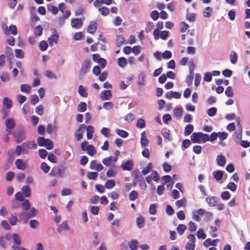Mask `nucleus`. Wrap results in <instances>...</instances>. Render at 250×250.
<instances>
[{
    "label": "nucleus",
    "mask_w": 250,
    "mask_h": 250,
    "mask_svg": "<svg viewBox=\"0 0 250 250\" xmlns=\"http://www.w3.org/2000/svg\"><path fill=\"white\" fill-rule=\"evenodd\" d=\"M37 143L39 146H44L48 150L52 149L54 146L53 142L51 140L45 139L42 137L38 138Z\"/></svg>",
    "instance_id": "nucleus-1"
},
{
    "label": "nucleus",
    "mask_w": 250,
    "mask_h": 250,
    "mask_svg": "<svg viewBox=\"0 0 250 250\" xmlns=\"http://www.w3.org/2000/svg\"><path fill=\"white\" fill-rule=\"evenodd\" d=\"M22 153L28 154L31 149H36L37 145L34 141H27L22 144Z\"/></svg>",
    "instance_id": "nucleus-2"
},
{
    "label": "nucleus",
    "mask_w": 250,
    "mask_h": 250,
    "mask_svg": "<svg viewBox=\"0 0 250 250\" xmlns=\"http://www.w3.org/2000/svg\"><path fill=\"white\" fill-rule=\"evenodd\" d=\"M189 241L187 242L185 246V249L186 250H195V237L192 234H189L187 237Z\"/></svg>",
    "instance_id": "nucleus-3"
},
{
    "label": "nucleus",
    "mask_w": 250,
    "mask_h": 250,
    "mask_svg": "<svg viewBox=\"0 0 250 250\" xmlns=\"http://www.w3.org/2000/svg\"><path fill=\"white\" fill-rule=\"evenodd\" d=\"M91 66V62L89 60L84 61L82 64V67L80 70L79 77L82 79L87 72Z\"/></svg>",
    "instance_id": "nucleus-4"
},
{
    "label": "nucleus",
    "mask_w": 250,
    "mask_h": 250,
    "mask_svg": "<svg viewBox=\"0 0 250 250\" xmlns=\"http://www.w3.org/2000/svg\"><path fill=\"white\" fill-rule=\"evenodd\" d=\"M85 128L86 125L84 124H82L75 132V137L77 141H80L83 138V133L84 132Z\"/></svg>",
    "instance_id": "nucleus-5"
},
{
    "label": "nucleus",
    "mask_w": 250,
    "mask_h": 250,
    "mask_svg": "<svg viewBox=\"0 0 250 250\" xmlns=\"http://www.w3.org/2000/svg\"><path fill=\"white\" fill-rule=\"evenodd\" d=\"M59 36L57 31L53 29L52 31V36L48 39V42L50 46H53L54 43L56 44L58 42Z\"/></svg>",
    "instance_id": "nucleus-6"
},
{
    "label": "nucleus",
    "mask_w": 250,
    "mask_h": 250,
    "mask_svg": "<svg viewBox=\"0 0 250 250\" xmlns=\"http://www.w3.org/2000/svg\"><path fill=\"white\" fill-rule=\"evenodd\" d=\"M7 28V27L5 24L2 25V28L4 30V33L5 34L8 35L9 34V32H10L13 35H16L17 34V29L15 25H10L8 30Z\"/></svg>",
    "instance_id": "nucleus-7"
},
{
    "label": "nucleus",
    "mask_w": 250,
    "mask_h": 250,
    "mask_svg": "<svg viewBox=\"0 0 250 250\" xmlns=\"http://www.w3.org/2000/svg\"><path fill=\"white\" fill-rule=\"evenodd\" d=\"M145 79V73L143 71L141 72L138 76L137 84L139 85L145 86L146 83Z\"/></svg>",
    "instance_id": "nucleus-8"
},
{
    "label": "nucleus",
    "mask_w": 250,
    "mask_h": 250,
    "mask_svg": "<svg viewBox=\"0 0 250 250\" xmlns=\"http://www.w3.org/2000/svg\"><path fill=\"white\" fill-rule=\"evenodd\" d=\"M90 168L98 171H100L103 170L104 167L102 164L97 163L96 161L93 160L90 163Z\"/></svg>",
    "instance_id": "nucleus-9"
},
{
    "label": "nucleus",
    "mask_w": 250,
    "mask_h": 250,
    "mask_svg": "<svg viewBox=\"0 0 250 250\" xmlns=\"http://www.w3.org/2000/svg\"><path fill=\"white\" fill-rule=\"evenodd\" d=\"M192 142L194 143H202L201 132H194L190 136Z\"/></svg>",
    "instance_id": "nucleus-10"
},
{
    "label": "nucleus",
    "mask_w": 250,
    "mask_h": 250,
    "mask_svg": "<svg viewBox=\"0 0 250 250\" xmlns=\"http://www.w3.org/2000/svg\"><path fill=\"white\" fill-rule=\"evenodd\" d=\"M218 200L217 198L214 196H211L206 198V202L209 207H212L217 205Z\"/></svg>",
    "instance_id": "nucleus-11"
},
{
    "label": "nucleus",
    "mask_w": 250,
    "mask_h": 250,
    "mask_svg": "<svg viewBox=\"0 0 250 250\" xmlns=\"http://www.w3.org/2000/svg\"><path fill=\"white\" fill-rule=\"evenodd\" d=\"M181 96V93L172 91L167 92L165 94V97L168 99H170L172 98L180 99Z\"/></svg>",
    "instance_id": "nucleus-12"
},
{
    "label": "nucleus",
    "mask_w": 250,
    "mask_h": 250,
    "mask_svg": "<svg viewBox=\"0 0 250 250\" xmlns=\"http://www.w3.org/2000/svg\"><path fill=\"white\" fill-rule=\"evenodd\" d=\"M15 165L18 169L21 170H25L27 167L26 163L21 159L16 160Z\"/></svg>",
    "instance_id": "nucleus-13"
},
{
    "label": "nucleus",
    "mask_w": 250,
    "mask_h": 250,
    "mask_svg": "<svg viewBox=\"0 0 250 250\" xmlns=\"http://www.w3.org/2000/svg\"><path fill=\"white\" fill-rule=\"evenodd\" d=\"M71 25L74 28L79 29L83 25V21L79 19H74L71 21Z\"/></svg>",
    "instance_id": "nucleus-14"
},
{
    "label": "nucleus",
    "mask_w": 250,
    "mask_h": 250,
    "mask_svg": "<svg viewBox=\"0 0 250 250\" xmlns=\"http://www.w3.org/2000/svg\"><path fill=\"white\" fill-rule=\"evenodd\" d=\"M100 96L103 100H109L112 97V93L109 90H105L101 93Z\"/></svg>",
    "instance_id": "nucleus-15"
},
{
    "label": "nucleus",
    "mask_w": 250,
    "mask_h": 250,
    "mask_svg": "<svg viewBox=\"0 0 250 250\" xmlns=\"http://www.w3.org/2000/svg\"><path fill=\"white\" fill-rule=\"evenodd\" d=\"M69 229V227L66 221H63L60 225H59L57 228V231L59 233L63 231H67Z\"/></svg>",
    "instance_id": "nucleus-16"
},
{
    "label": "nucleus",
    "mask_w": 250,
    "mask_h": 250,
    "mask_svg": "<svg viewBox=\"0 0 250 250\" xmlns=\"http://www.w3.org/2000/svg\"><path fill=\"white\" fill-rule=\"evenodd\" d=\"M86 137L87 139L90 140L92 138L93 134L94 132L95 128L91 125L86 126Z\"/></svg>",
    "instance_id": "nucleus-17"
},
{
    "label": "nucleus",
    "mask_w": 250,
    "mask_h": 250,
    "mask_svg": "<svg viewBox=\"0 0 250 250\" xmlns=\"http://www.w3.org/2000/svg\"><path fill=\"white\" fill-rule=\"evenodd\" d=\"M216 162L218 166L220 167H224L226 163V160L225 156L222 155H218L216 158Z\"/></svg>",
    "instance_id": "nucleus-18"
},
{
    "label": "nucleus",
    "mask_w": 250,
    "mask_h": 250,
    "mask_svg": "<svg viewBox=\"0 0 250 250\" xmlns=\"http://www.w3.org/2000/svg\"><path fill=\"white\" fill-rule=\"evenodd\" d=\"M12 239H13L14 245L19 246L21 244V240L20 235L14 233L12 234Z\"/></svg>",
    "instance_id": "nucleus-19"
},
{
    "label": "nucleus",
    "mask_w": 250,
    "mask_h": 250,
    "mask_svg": "<svg viewBox=\"0 0 250 250\" xmlns=\"http://www.w3.org/2000/svg\"><path fill=\"white\" fill-rule=\"evenodd\" d=\"M148 144V140L147 139L146 133L143 131L141 133V144L142 147H146Z\"/></svg>",
    "instance_id": "nucleus-20"
},
{
    "label": "nucleus",
    "mask_w": 250,
    "mask_h": 250,
    "mask_svg": "<svg viewBox=\"0 0 250 250\" xmlns=\"http://www.w3.org/2000/svg\"><path fill=\"white\" fill-rule=\"evenodd\" d=\"M116 166L114 165L112 166V167H110L108 170L106 172V176L108 177H113L116 175Z\"/></svg>",
    "instance_id": "nucleus-21"
},
{
    "label": "nucleus",
    "mask_w": 250,
    "mask_h": 250,
    "mask_svg": "<svg viewBox=\"0 0 250 250\" xmlns=\"http://www.w3.org/2000/svg\"><path fill=\"white\" fill-rule=\"evenodd\" d=\"M132 162L128 160L122 164V167L125 170H130L132 168Z\"/></svg>",
    "instance_id": "nucleus-22"
},
{
    "label": "nucleus",
    "mask_w": 250,
    "mask_h": 250,
    "mask_svg": "<svg viewBox=\"0 0 250 250\" xmlns=\"http://www.w3.org/2000/svg\"><path fill=\"white\" fill-rule=\"evenodd\" d=\"M219 241V239H216L214 240H211L210 239H206L203 243V245L205 247H208L209 245L215 246L216 243Z\"/></svg>",
    "instance_id": "nucleus-23"
},
{
    "label": "nucleus",
    "mask_w": 250,
    "mask_h": 250,
    "mask_svg": "<svg viewBox=\"0 0 250 250\" xmlns=\"http://www.w3.org/2000/svg\"><path fill=\"white\" fill-rule=\"evenodd\" d=\"M5 124L6 127L8 129L13 128L16 125L14 119L12 118H9L6 120Z\"/></svg>",
    "instance_id": "nucleus-24"
},
{
    "label": "nucleus",
    "mask_w": 250,
    "mask_h": 250,
    "mask_svg": "<svg viewBox=\"0 0 250 250\" xmlns=\"http://www.w3.org/2000/svg\"><path fill=\"white\" fill-rule=\"evenodd\" d=\"M97 29V23L94 21H92L89 24L87 31L88 33L92 34L94 33Z\"/></svg>",
    "instance_id": "nucleus-25"
},
{
    "label": "nucleus",
    "mask_w": 250,
    "mask_h": 250,
    "mask_svg": "<svg viewBox=\"0 0 250 250\" xmlns=\"http://www.w3.org/2000/svg\"><path fill=\"white\" fill-rule=\"evenodd\" d=\"M229 59L232 64H235L237 63L238 58L237 55L235 51H232L230 52L229 54Z\"/></svg>",
    "instance_id": "nucleus-26"
},
{
    "label": "nucleus",
    "mask_w": 250,
    "mask_h": 250,
    "mask_svg": "<svg viewBox=\"0 0 250 250\" xmlns=\"http://www.w3.org/2000/svg\"><path fill=\"white\" fill-rule=\"evenodd\" d=\"M212 174L214 179L217 181L221 180L223 176L224 172L221 170H216L213 172Z\"/></svg>",
    "instance_id": "nucleus-27"
},
{
    "label": "nucleus",
    "mask_w": 250,
    "mask_h": 250,
    "mask_svg": "<svg viewBox=\"0 0 250 250\" xmlns=\"http://www.w3.org/2000/svg\"><path fill=\"white\" fill-rule=\"evenodd\" d=\"M20 89L22 92L29 93L31 90V87L27 84H22L21 85Z\"/></svg>",
    "instance_id": "nucleus-28"
},
{
    "label": "nucleus",
    "mask_w": 250,
    "mask_h": 250,
    "mask_svg": "<svg viewBox=\"0 0 250 250\" xmlns=\"http://www.w3.org/2000/svg\"><path fill=\"white\" fill-rule=\"evenodd\" d=\"M128 245L131 250H137L138 247V241L136 240H132L128 243Z\"/></svg>",
    "instance_id": "nucleus-29"
},
{
    "label": "nucleus",
    "mask_w": 250,
    "mask_h": 250,
    "mask_svg": "<svg viewBox=\"0 0 250 250\" xmlns=\"http://www.w3.org/2000/svg\"><path fill=\"white\" fill-rule=\"evenodd\" d=\"M78 93L83 97H86L87 96L86 88L82 85L79 87Z\"/></svg>",
    "instance_id": "nucleus-30"
},
{
    "label": "nucleus",
    "mask_w": 250,
    "mask_h": 250,
    "mask_svg": "<svg viewBox=\"0 0 250 250\" xmlns=\"http://www.w3.org/2000/svg\"><path fill=\"white\" fill-rule=\"evenodd\" d=\"M16 138L17 143H20L25 139V134L23 131H20L16 136Z\"/></svg>",
    "instance_id": "nucleus-31"
},
{
    "label": "nucleus",
    "mask_w": 250,
    "mask_h": 250,
    "mask_svg": "<svg viewBox=\"0 0 250 250\" xmlns=\"http://www.w3.org/2000/svg\"><path fill=\"white\" fill-rule=\"evenodd\" d=\"M21 190L22 192V193L24 195V196L26 197H28L30 196V193H31V190L30 188L27 186H23L21 188Z\"/></svg>",
    "instance_id": "nucleus-32"
},
{
    "label": "nucleus",
    "mask_w": 250,
    "mask_h": 250,
    "mask_svg": "<svg viewBox=\"0 0 250 250\" xmlns=\"http://www.w3.org/2000/svg\"><path fill=\"white\" fill-rule=\"evenodd\" d=\"M193 130V126L188 124L185 127L184 134L186 136L189 135Z\"/></svg>",
    "instance_id": "nucleus-33"
},
{
    "label": "nucleus",
    "mask_w": 250,
    "mask_h": 250,
    "mask_svg": "<svg viewBox=\"0 0 250 250\" xmlns=\"http://www.w3.org/2000/svg\"><path fill=\"white\" fill-rule=\"evenodd\" d=\"M118 63L121 67H125L127 65V60L124 57L120 58L118 59Z\"/></svg>",
    "instance_id": "nucleus-34"
},
{
    "label": "nucleus",
    "mask_w": 250,
    "mask_h": 250,
    "mask_svg": "<svg viewBox=\"0 0 250 250\" xmlns=\"http://www.w3.org/2000/svg\"><path fill=\"white\" fill-rule=\"evenodd\" d=\"M187 229V227L185 225L180 224L177 228V231L180 235H182Z\"/></svg>",
    "instance_id": "nucleus-35"
},
{
    "label": "nucleus",
    "mask_w": 250,
    "mask_h": 250,
    "mask_svg": "<svg viewBox=\"0 0 250 250\" xmlns=\"http://www.w3.org/2000/svg\"><path fill=\"white\" fill-rule=\"evenodd\" d=\"M87 148L86 151L88 155L93 156L96 154V150L93 146L89 145Z\"/></svg>",
    "instance_id": "nucleus-36"
},
{
    "label": "nucleus",
    "mask_w": 250,
    "mask_h": 250,
    "mask_svg": "<svg viewBox=\"0 0 250 250\" xmlns=\"http://www.w3.org/2000/svg\"><path fill=\"white\" fill-rule=\"evenodd\" d=\"M115 185V182L113 180H108L105 184L104 187L107 189L112 188Z\"/></svg>",
    "instance_id": "nucleus-37"
},
{
    "label": "nucleus",
    "mask_w": 250,
    "mask_h": 250,
    "mask_svg": "<svg viewBox=\"0 0 250 250\" xmlns=\"http://www.w3.org/2000/svg\"><path fill=\"white\" fill-rule=\"evenodd\" d=\"M99 12L104 16H107L109 12V9L106 7H102L98 9Z\"/></svg>",
    "instance_id": "nucleus-38"
},
{
    "label": "nucleus",
    "mask_w": 250,
    "mask_h": 250,
    "mask_svg": "<svg viewBox=\"0 0 250 250\" xmlns=\"http://www.w3.org/2000/svg\"><path fill=\"white\" fill-rule=\"evenodd\" d=\"M42 28L41 25H38L35 27L34 31V33L35 36H40L42 35Z\"/></svg>",
    "instance_id": "nucleus-39"
},
{
    "label": "nucleus",
    "mask_w": 250,
    "mask_h": 250,
    "mask_svg": "<svg viewBox=\"0 0 250 250\" xmlns=\"http://www.w3.org/2000/svg\"><path fill=\"white\" fill-rule=\"evenodd\" d=\"M0 79L3 83H6L9 81L10 77L7 73L3 72L0 76Z\"/></svg>",
    "instance_id": "nucleus-40"
},
{
    "label": "nucleus",
    "mask_w": 250,
    "mask_h": 250,
    "mask_svg": "<svg viewBox=\"0 0 250 250\" xmlns=\"http://www.w3.org/2000/svg\"><path fill=\"white\" fill-rule=\"evenodd\" d=\"M112 162V157L110 156L109 157H107L104 158L103 161V164L105 166H109L111 164Z\"/></svg>",
    "instance_id": "nucleus-41"
},
{
    "label": "nucleus",
    "mask_w": 250,
    "mask_h": 250,
    "mask_svg": "<svg viewBox=\"0 0 250 250\" xmlns=\"http://www.w3.org/2000/svg\"><path fill=\"white\" fill-rule=\"evenodd\" d=\"M156 207L157 206L156 204H151L149 208V213L151 215L155 214L157 212Z\"/></svg>",
    "instance_id": "nucleus-42"
},
{
    "label": "nucleus",
    "mask_w": 250,
    "mask_h": 250,
    "mask_svg": "<svg viewBox=\"0 0 250 250\" xmlns=\"http://www.w3.org/2000/svg\"><path fill=\"white\" fill-rule=\"evenodd\" d=\"M86 104L84 102H81L78 106V111L79 112H84L86 109Z\"/></svg>",
    "instance_id": "nucleus-43"
},
{
    "label": "nucleus",
    "mask_w": 250,
    "mask_h": 250,
    "mask_svg": "<svg viewBox=\"0 0 250 250\" xmlns=\"http://www.w3.org/2000/svg\"><path fill=\"white\" fill-rule=\"evenodd\" d=\"M225 93L228 97H232L233 96V89L231 86H228L226 89Z\"/></svg>",
    "instance_id": "nucleus-44"
},
{
    "label": "nucleus",
    "mask_w": 250,
    "mask_h": 250,
    "mask_svg": "<svg viewBox=\"0 0 250 250\" xmlns=\"http://www.w3.org/2000/svg\"><path fill=\"white\" fill-rule=\"evenodd\" d=\"M144 219L142 216H140L137 218V226L139 228H142L144 226Z\"/></svg>",
    "instance_id": "nucleus-45"
},
{
    "label": "nucleus",
    "mask_w": 250,
    "mask_h": 250,
    "mask_svg": "<svg viewBox=\"0 0 250 250\" xmlns=\"http://www.w3.org/2000/svg\"><path fill=\"white\" fill-rule=\"evenodd\" d=\"M201 75L199 73H196L195 75L194 78V84L196 86H198L199 85L201 81Z\"/></svg>",
    "instance_id": "nucleus-46"
},
{
    "label": "nucleus",
    "mask_w": 250,
    "mask_h": 250,
    "mask_svg": "<svg viewBox=\"0 0 250 250\" xmlns=\"http://www.w3.org/2000/svg\"><path fill=\"white\" fill-rule=\"evenodd\" d=\"M3 104L7 108H10L12 106V103L11 100L9 98L5 97L3 99Z\"/></svg>",
    "instance_id": "nucleus-47"
},
{
    "label": "nucleus",
    "mask_w": 250,
    "mask_h": 250,
    "mask_svg": "<svg viewBox=\"0 0 250 250\" xmlns=\"http://www.w3.org/2000/svg\"><path fill=\"white\" fill-rule=\"evenodd\" d=\"M217 113V109L215 107H211L207 110V114L210 117L214 116Z\"/></svg>",
    "instance_id": "nucleus-48"
},
{
    "label": "nucleus",
    "mask_w": 250,
    "mask_h": 250,
    "mask_svg": "<svg viewBox=\"0 0 250 250\" xmlns=\"http://www.w3.org/2000/svg\"><path fill=\"white\" fill-rule=\"evenodd\" d=\"M152 167V165L151 163H149L146 167L144 168L142 171V173L144 175H146L148 174L151 170Z\"/></svg>",
    "instance_id": "nucleus-49"
},
{
    "label": "nucleus",
    "mask_w": 250,
    "mask_h": 250,
    "mask_svg": "<svg viewBox=\"0 0 250 250\" xmlns=\"http://www.w3.org/2000/svg\"><path fill=\"white\" fill-rule=\"evenodd\" d=\"M136 126L140 128H144L146 126L145 120L142 118L139 119L137 122Z\"/></svg>",
    "instance_id": "nucleus-50"
},
{
    "label": "nucleus",
    "mask_w": 250,
    "mask_h": 250,
    "mask_svg": "<svg viewBox=\"0 0 250 250\" xmlns=\"http://www.w3.org/2000/svg\"><path fill=\"white\" fill-rule=\"evenodd\" d=\"M15 56L17 58L22 59L24 57V52L21 49H17L15 51Z\"/></svg>",
    "instance_id": "nucleus-51"
},
{
    "label": "nucleus",
    "mask_w": 250,
    "mask_h": 250,
    "mask_svg": "<svg viewBox=\"0 0 250 250\" xmlns=\"http://www.w3.org/2000/svg\"><path fill=\"white\" fill-rule=\"evenodd\" d=\"M44 75L45 77L50 79H56V75L50 70H47L45 71Z\"/></svg>",
    "instance_id": "nucleus-52"
},
{
    "label": "nucleus",
    "mask_w": 250,
    "mask_h": 250,
    "mask_svg": "<svg viewBox=\"0 0 250 250\" xmlns=\"http://www.w3.org/2000/svg\"><path fill=\"white\" fill-rule=\"evenodd\" d=\"M212 12V9L209 7H206L203 11V14L204 17L209 18L211 16V13Z\"/></svg>",
    "instance_id": "nucleus-53"
},
{
    "label": "nucleus",
    "mask_w": 250,
    "mask_h": 250,
    "mask_svg": "<svg viewBox=\"0 0 250 250\" xmlns=\"http://www.w3.org/2000/svg\"><path fill=\"white\" fill-rule=\"evenodd\" d=\"M41 168L45 173L48 172L50 170V167L44 162L41 164Z\"/></svg>",
    "instance_id": "nucleus-54"
},
{
    "label": "nucleus",
    "mask_w": 250,
    "mask_h": 250,
    "mask_svg": "<svg viewBox=\"0 0 250 250\" xmlns=\"http://www.w3.org/2000/svg\"><path fill=\"white\" fill-rule=\"evenodd\" d=\"M36 213L37 210L34 208H32L30 211L27 213V218L33 217L36 215Z\"/></svg>",
    "instance_id": "nucleus-55"
},
{
    "label": "nucleus",
    "mask_w": 250,
    "mask_h": 250,
    "mask_svg": "<svg viewBox=\"0 0 250 250\" xmlns=\"http://www.w3.org/2000/svg\"><path fill=\"white\" fill-rule=\"evenodd\" d=\"M197 236L199 239H204L206 237V234L205 233L202 229H200L198 230Z\"/></svg>",
    "instance_id": "nucleus-56"
},
{
    "label": "nucleus",
    "mask_w": 250,
    "mask_h": 250,
    "mask_svg": "<svg viewBox=\"0 0 250 250\" xmlns=\"http://www.w3.org/2000/svg\"><path fill=\"white\" fill-rule=\"evenodd\" d=\"M138 194L137 192L135 190H132L129 194V197L131 201H134L138 197Z\"/></svg>",
    "instance_id": "nucleus-57"
},
{
    "label": "nucleus",
    "mask_w": 250,
    "mask_h": 250,
    "mask_svg": "<svg viewBox=\"0 0 250 250\" xmlns=\"http://www.w3.org/2000/svg\"><path fill=\"white\" fill-rule=\"evenodd\" d=\"M39 47L42 51H45L47 49L48 47V44L46 42L42 41L39 44Z\"/></svg>",
    "instance_id": "nucleus-58"
},
{
    "label": "nucleus",
    "mask_w": 250,
    "mask_h": 250,
    "mask_svg": "<svg viewBox=\"0 0 250 250\" xmlns=\"http://www.w3.org/2000/svg\"><path fill=\"white\" fill-rule=\"evenodd\" d=\"M116 132L118 135L123 138H125L128 135V133L126 131L122 129H118Z\"/></svg>",
    "instance_id": "nucleus-59"
},
{
    "label": "nucleus",
    "mask_w": 250,
    "mask_h": 250,
    "mask_svg": "<svg viewBox=\"0 0 250 250\" xmlns=\"http://www.w3.org/2000/svg\"><path fill=\"white\" fill-rule=\"evenodd\" d=\"M103 107L106 110H110L113 107V104L111 102H105L103 104Z\"/></svg>",
    "instance_id": "nucleus-60"
},
{
    "label": "nucleus",
    "mask_w": 250,
    "mask_h": 250,
    "mask_svg": "<svg viewBox=\"0 0 250 250\" xmlns=\"http://www.w3.org/2000/svg\"><path fill=\"white\" fill-rule=\"evenodd\" d=\"M162 135L163 137L167 139L168 141L170 140V134H169V130L165 129L162 130Z\"/></svg>",
    "instance_id": "nucleus-61"
},
{
    "label": "nucleus",
    "mask_w": 250,
    "mask_h": 250,
    "mask_svg": "<svg viewBox=\"0 0 250 250\" xmlns=\"http://www.w3.org/2000/svg\"><path fill=\"white\" fill-rule=\"evenodd\" d=\"M109 129L107 127H103L101 130V133L105 137H108L109 136Z\"/></svg>",
    "instance_id": "nucleus-62"
},
{
    "label": "nucleus",
    "mask_w": 250,
    "mask_h": 250,
    "mask_svg": "<svg viewBox=\"0 0 250 250\" xmlns=\"http://www.w3.org/2000/svg\"><path fill=\"white\" fill-rule=\"evenodd\" d=\"M204 80L205 81L210 82L212 80V75L211 73L208 72L205 74L204 77Z\"/></svg>",
    "instance_id": "nucleus-63"
},
{
    "label": "nucleus",
    "mask_w": 250,
    "mask_h": 250,
    "mask_svg": "<svg viewBox=\"0 0 250 250\" xmlns=\"http://www.w3.org/2000/svg\"><path fill=\"white\" fill-rule=\"evenodd\" d=\"M30 226L33 229H36L39 225V222L36 220H31L29 223Z\"/></svg>",
    "instance_id": "nucleus-64"
}]
</instances>
